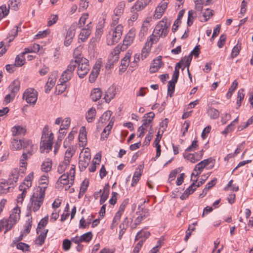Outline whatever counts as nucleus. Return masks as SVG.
Here are the masks:
<instances>
[{"label": "nucleus", "instance_id": "obj_1", "mask_svg": "<svg viewBox=\"0 0 253 253\" xmlns=\"http://www.w3.org/2000/svg\"><path fill=\"white\" fill-rule=\"evenodd\" d=\"M35 192L30 199V203L28 208L31 211H38L42 205L45 195V189L46 186L40 187Z\"/></svg>", "mask_w": 253, "mask_h": 253}, {"label": "nucleus", "instance_id": "obj_2", "mask_svg": "<svg viewBox=\"0 0 253 253\" xmlns=\"http://www.w3.org/2000/svg\"><path fill=\"white\" fill-rule=\"evenodd\" d=\"M53 140V133L52 132L49 133L48 126H45L42 130V134L40 143V151L41 153H43L45 150H46L47 153L51 150L52 148Z\"/></svg>", "mask_w": 253, "mask_h": 253}, {"label": "nucleus", "instance_id": "obj_3", "mask_svg": "<svg viewBox=\"0 0 253 253\" xmlns=\"http://www.w3.org/2000/svg\"><path fill=\"white\" fill-rule=\"evenodd\" d=\"M167 20V18H163L156 26L152 35L157 38L156 42L159 41L160 37H165L167 35L170 25Z\"/></svg>", "mask_w": 253, "mask_h": 253}, {"label": "nucleus", "instance_id": "obj_4", "mask_svg": "<svg viewBox=\"0 0 253 253\" xmlns=\"http://www.w3.org/2000/svg\"><path fill=\"white\" fill-rule=\"evenodd\" d=\"M71 62H75V68L78 66L77 74L81 79L84 78L89 71V61L85 58H77Z\"/></svg>", "mask_w": 253, "mask_h": 253}, {"label": "nucleus", "instance_id": "obj_5", "mask_svg": "<svg viewBox=\"0 0 253 253\" xmlns=\"http://www.w3.org/2000/svg\"><path fill=\"white\" fill-rule=\"evenodd\" d=\"M20 215L18 214L12 213L8 219H3L0 220V232L4 227L6 228L4 231L5 234L8 231L10 230L14 224L19 219Z\"/></svg>", "mask_w": 253, "mask_h": 253}, {"label": "nucleus", "instance_id": "obj_6", "mask_svg": "<svg viewBox=\"0 0 253 253\" xmlns=\"http://www.w3.org/2000/svg\"><path fill=\"white\" fill-rule=\"evenodd\" d=\"M23 98L25 99L28 103L34 105L38 99V92L34 88H29L24 92Z\"/></svg>", "mask_w": 253, "mask_h": 253}, {"label": "nucleus", "instance_id": "obj_7", "mask_svg": "<svg viewBox=\"0 0 253 253\" xmlns=\"http://www.w3.org/2000/svg\"><path fill=\"white\" fill-rule=\"evenodd\" d=\"M75 62H70V64L67 67V69L63 72L60 78V81L61 83H66L71 80L73 72L75 69Z\"/></svg>", "mask_w": 253, "mask_h": 253}, {"label": "nucleus", "instance_id": "obj_8", "mask_svg": "<svg viewBox=\"0 0 253 253\" xmlns=\"http://www.w3.org/2000/svg\"><path fill=\"white\" fill-rule=\"evenodd\" d=\"M76 28L77 24L73 23L71 25L67 31L64 42V44L66 46H68L72 43L73 39L75 36Z\"/></svg>", "mask_w": 253, "mask_h": 253}, {"label": "nucleus", "instance_id": "obj_9", "mask_svg": "<svg viewBox=\"0 0 253 253\" xmlns=\"http://www.w3.org/2000/svg\"><path fill=\"white\" fill-rule=\"evenodd\" d=\"M169 2V0H163L160 2L155 9V13L153 16L155 19H159L162 16L168 7Z\"/></svg>", "mask_w": 253, "mask_h": 253}, {"label": "nucleus", "instance_id": "obj_10", "mask_svg": "<svg viewBox=\"0 0 253 253\" xmlns=\"http://www.w3.org/2000/svg\"><path fill=\"white\" fill-rule=\"evenodd\" d=\"M123 26L121 25H118L113 31L111 41L108 42V45H112L117 43L121 38L122 35Z\"/></svg>", "mask_w": 253, "mask_h": 253}, {"label": "nucleus", "instance_id": "obj_11", "mask_svg": "<svg viewBox=\"0 0 253 253\" xmlns=\"http://www.w3.org/2000/svg\"><path fill=\"white\" fill-rule=\"evenodd\" d=\"M155 114L153 112H150L148 113L145 114L142 120L143 123L142 126H144L148 127L150 126V129L152 128V125H151L153 119L155 117Z\"/></svg>", "mask_w": 253, "mask_h": 253}, {"label": "nucleus", "instance_id": "obj_12", "mask_svg": "<svg viewBox=\"0 0 253 253\" xmlns=\"http://www.w3.org/2000/svg\"><path fill=\"white\" fill-rule=\"evenodd\" d=\"M191 180L193 181V182L188 188H187L185 190L184 193L180 197L182 200H184L188 198L189 195L193 193L197 188L196 184V183L197 181V178L196 179H191Z\"/></svg>", "mask_w": 253, "mask_h": 253}, {"label": "nucleus", "instance_id": "obj_13", "mask_svg": "<svg viewBox=\"0 0 253 253\" xmlns=\"http://www.w3.org/2000/svg\"><path fill=\"white\" fill-rule=\"evenodd\" d=\"M151 1V0H137L131 8V11H139L143 10Z\"/></svg>", "mask_w": 253, "mask_h": 253}, {"label": "nucleus", "instance_id": "obj_14", "mask_svg": "<svg viewBox=\"0 0 253 253\" xmlns=\"http://www.w3.org/2000/svg\"><path fill=\"white\" fill-rule=\"evenodd\" d=\"M135 36V29H131L125 37L123 41L124 45L126 46L130 45L133 42Z\"/></svg>", "mask_w": 253, "mask_h": 253}, {"label": "nucleus", "instance_id": "obj_15", "mask_svg": "<svg viewBox=\"0 0 253 253\" xmlns=\"http://www.w3.org/2000/svg\"><path fill=\"white\" fill-rule=\"evenodd\" d=\"M199 45L196 46L188 56H185L183 59L185 60V67H189L192 59V55L198 57L200 53Z\"/></svg>", "mask_w": 253, "mask_h": 253}, {"label": "nucleus", "instance_id": "obj_16", "mask_svg": "<svg viewBox=\"0 0 253 253\" xmlns=\"http://www.w3.org/2000/svg\"><path fill=\"white\" fill-rule=\"evenodd\" d=\"M185 159L189 160L192 163H195L201 159V155H199V153H188L184 152L183 154Z\"/></svg>", "mask_w": 253, "mask_h": 253}, {"label": "nucleus", "instance_id": "obj_17", "mask_svg": "<svg viewBox=\"0 0 253 253\" xmlns=\"http://www.w3.org/2000/svg\"><path fill=\"white\" fill-rule=\"evenodd\" d=\"M21 173V171L18 168H15L13 169L9 176L8 179L6 181L7 182H8L9 185H13L14 183H15L18 179L20 173Z\"/></svg>", "mask_w": 253, "mask_h": 253}, {"label": "nucleus", "instance_id": "obj_18", "mask_svg": "<svg viewBox=\"0 0 253 253\" xmlns=\"http://www.w3.org/2000/svg\"><path fill=\"white\" fill-rule=\"evenodd\" d=\"M91 22H90L89 24L86 25V28H83L79 36L80 40H82V42H84L89 36L91 33L90 26Z\"/></svg>", "mask_w": 253, "mask_h": 253}, {"label": "nucleus", "instance_id": "obj_19", "mask_svg": "<svg viewBox=\"0 0 253 253\" xmlns=\"http://www.w3.org/2000/svg\"><path fill=\"white\" fill-rule=\"evenodd\" d=\"M150 235V233L149 231L141 230L135 236V241H139V242L143 244Z\"/></svg>", "mask_w": 253, "mask_h": 253}, {"label": "nucleus", "instance_id": "obj_20", "mask_svg": "<svg viewBox=\"0 0 253 253\" xmlns=\"http://www.w3.org/2000/svg\"><path fill=\"white\" fill-rule=\"evenodd\" d=\"M162 64V57L160 56L157 58L153 60L152 65L150 68V72L152 73L156 72L161 68Z\"/></svg>", "mask_w": 253, "mask_h": 253}, {"label": "nucleus", "instance_id": "obj_21", "mask_svg": "<svg viewBox=\"0 0 253 253\" xmlns=\"http://www.w3.org/2000/svg\"><path fill=\"white\" fill-rule=\"evenodd\" d=\"M56 81V74H52L48 78L47 82L45 86V92L48 93L55 85Z\"/></svg>", "mask_w": 253, "mask_h": 253}, {"label": "nucleus", "instance_id": "obj_22", "mask_svg": "<svg viewBox=\"0 0 253 253\" xmlns=\"http://www.w3.org/2000/svg\"><path fill=\"white\" fill-rule=\"evenodd\" d=\"M80 146L84 147L87 143L86 132L84 126H82L80 129L79 135Z\"/></svg>", "mask_w": 253, "mask_h": 253}, {"label": "nucleus", "instance_id": "obj_23", "mask_svg": "<svg viewBox=\"0 0 253 253\" xmlns=\"http://www.w3.org/2000/svg\"><path fill=\"white\" fill-rule=\"evenodd\" d=\"M116 95V88L114 86H110L106 92L104 99L106 102L109 103L114 98Z\"/></svg>", "mask_w": 253, "mask_h": 253}, {"label": "nucleus", "instance_id": "obj_24", "mask_svg": "<svg viewBox=\"0 0 253 253\" xmlns=\"http://www.w3.org/2000/svg\"><path fill=\"white\" fill-rule=\"evenodd\" d=\"M100 67V65L99 64H96L94 66L89 76V81L90 83H93L95 81L99 74Z\"/></svg>", "mask_w": 253, "mask_h": 253}, {"label": "nucleus", "instance_id": "obj_25", "mask_svg": "<svg viewBox=\"0 0 253 253\" xmlns=\"http://www.w3.org/2000/svg\"><path fill=\"white\" fill-rule=\"evenodd\" d=\"M112 112L111 111H107L99 118L98 120V126H102L108 121L112 115Z\"/></svg>", "mask_w": 253, "mask_h": 253}, {"label": "nucleus", "instance_id": "obj_26", "mask_svg": "<svg viewBox=\"0 0 253 253\" xmlns=\"http://www.w3.org/2000/svg\"><path fill=\"white\" fill-rule=\"evenodd\" d=\"M9 184L5 180L2 179L0 181V192L5 194L12 190L13 186H9Z\"/></svg>", "mask_w": 253, "mask_h": 253}, {"label": "nucleus", "instance_id": "obj_27", "mask_svg": "<svg viewBox=\"0 0 253 253\" xmlns=\"http://www.w3.org/2000/svg\"><path fill=\"white\" fill-rule=\"evenodd\" d=\"M12 135L14 136H16L18 135H25L26 129L25 128L20 126H14L11 129Z\"/></svg>", "mask_w": 253, "mask_h": 253}, {"label": "nucleus", "instance_id": "obj_28", "mask_svg": "<svg viewBox=\"0 0 253 253\" xmlns=\"http://www.w3.org/2000/svg\"><path fill=\"white\" fill-rule=\"evenodd\" d=\"M102 94V92L100 88H93L91 92L90 98L93 101H97L101 98Z\"/></svg>", "mask_w": 253, "mask_h": 253}, {"label": "nucleus", "instance_id": "obj_29", "mask_svg": "<svg viewBox=\"0 0 253 253\" xmlns=\"http://www.w3.org/2000/svg\"><path fill=\"white\" fill-rule=\"evenodd\" d=\"M129 220L128 218L126 217L123 222L120 225L119 228H120V231L119 235V239L121 240L123 234L125 233L126 229L128 226Z\"/></svg>", "mask_w": 253, "mask_h": 253}, {"label": "nucleus", "instance_id": "obj_30", "mask_svg": "<svg viewBox=\"0 0 253 253\" xmlns=\"http://www.w3.org/2000/svg\"><path fill=\"white\" fill-rule=\"evenodd\" d=\"M28 159V155L26 153H23L21 158L20 159V170L21 171V173H24L26 169L27 163L26 161Z\"/></svg>", "mask_w": 253, "mask_h": 253}, {"label": "nucleus", "instance_id": "obj_31", "mask_svg": "<svg viewBox=\"0 0 253 253\" xmlns=\"http://www.w3.org/2000/svg\"><path fill=\"white\" fill-rule=\"evenodd\" d=\"M20 84V83L18 80H15L13 81L8 87L10 93L15 95L19 90Z\"/></svg>", "mask_w": 253, "mask_h": 253}, {"label": "nucleus", "instance_id": "obj_32", "mask_svg": "<svg viewBox=\"0 0 253 253\" xmlns=\"http://www.w3.org/2000/svg\"><path fill=\"white\" fill-rule=\"evenodd\" d=\"M90 160L87 158H84L82 156L79 157V166L81 171H84L88 166Z\"/></svg>", "mask_w": 253, "mask_h": 253}, {"label": "nucleus", "instance_id": "obj_33", "mask_svg": "<svg viewBox=\"0 0 253 253\" xmlns=\"http://www.w3.org/2000/svg\"><path fill=\"white\" fill-rule=\"evenodd\" d=\"M141 166H139L137 168V170L134 173L131 183L132 186H134L136 184L142 175V169H141Z\"/></svg>", "mask_w": 253, "mask_h": 253}, {"label": "nucleus", "instance_id": "obj_34", "mask_svg": "<svg viewBox=\"0 0 253 253\" xmlns=\"http://www.w3.org/2000/svg\"><path fill=\"white\" fill-rule=\"evenodd\" d=\"M138 210V211H136V213L139 217H141V219L142 220L147 217L149 215V210L148 209H145L139 206Z\"/></svg>", "mask_w": 253, "mask_h": 253}, {"label": "nucleus", "instance_id": "obj_35", "mask_svg": "<svg viewBox=\"0 0 253 253\" xmlns=\"http://www.w3.org/2000/svg\"><path fill=\"white\" fill-rule=\"evenodd\" d=\"M183 63H185V60L183 59H181V61L179 63H177L175 66L174 71L172 78V80H174L175 82H177L179 74V70L180 68H181V64Z\"/></svg>", "mask_w": 253, "mask_h": 253}, {"label": "nucleus", "instance_id": "obj_36", "mask_svg": "<svg viewBox=\"0 0 253 253\" xmlns=\"http://www.w3.org/2000/svg\"><path fill=\"white\" fill-rule=\"evenodd\" d=\"M75 151L73 147H69L66 151L64 162L67 164H69L70 161L75 153Z\"/></svg>", "mask_w": 253, "mask_h": 253}, {"label": "nucleus", "instance_id": "obj_37", "mask_svg": "<svg viewBox=\"0 0 253 253\" xmlns=\"http://www.w3.org/2000/svg\"><path fill=\"white\" fill-rule=\"evenodd\" d=\"M96 109L92 107L91 108L86 114L85 118L88 123H91L93 121L96 116Z\"/></svg>", "mask_w": 253, "mask_h": 253}, {"label": "nucleus", "instance_id": "obj_38", "mask_svg": "<svg viewBox=\"0 0 253 253\" xmlns=\"http://www.w3.org/2000/svg\"><path fill=\"white\" fill-rule=\"evenodd\" d=\"M48 231V230L46 229L40 234L36 240V243L37 245L41 246L44 243Z\"/></svg>", "mask_w": 253, "mask_h": 253}, {"label": "nucleus", "instance_id": "obj_39", "mask_svg": "<svg viewBox=\"0 0 253 253\" xmlns=\"http://www.w3.org/2000/svg\"><path fill=\"white\" fill-rule=\"evenodd\" d=\"M10 148L13 150H18L21 149V139L14 138L11 141Z\"/></svg>", "mask_w": 253, "mask_h": 253}, {"label": "nucleus", "instance_id": "obj_40", "mask_svg": "<svg viewBox=\"0 0 253 253\" xmlns=\"http://www.w3.org/2000/svg\"><path fill=\"white\" fill-rule=\"evenodd\" d=\"M204 168L200 162L197 164L194 169V171L196 172V174L194 172L192 173L191 175V179L193 178V176L197 177L202 172Z\"/></svg>", "mask_w": 253, "mask_h": 253}, {"label": "nucleus", "instance_id": "obj_41", "mask_svg": "<svg viewBox=\"0 0 253 253\" xmlns=\"http://www.w3.org/2000/svg\"><path fill=\"white\" fill-rule=\"evenodd\" d=\"M51 167L52 162L51 160L48 159L46 162L42 163L41 166V169L45 172H47L51 170Z\"/></svg>", "mask_w": 253, "mask_h": 253}, {"label": "nucleus", "instance_id": "obj_42", "mask_svg": "<svg viewBox=\"0 0 253 253\" xmlns=\"http://www.w3.org/2000/svg\"><path fill=\"white\" fill-rule=\"evenodd\" d=\"M238 123V118H236L233 122L228 125L225 129L222 131L223 134H226L231 131L234 126Z\"/></svg>", "mask_w": 253, "mask_h": 253}, {"label": "nucleus", "instance_id": "obj_43", "mask_svg": "<svg viewBox=\"0 0 253 253\" xmlns=\"http://www.w3.org/2000/svg\"><path fill=\"white\" fill-rule=\"evenodd\" d=\"M57 182L65 185H71L70 180L69 179V174H63L58 179Z\"/></svg>", "mask_w": 253, "mask_h": 253}, {"label": "nucleus", "instance_id": "obj_44", "mask_svg": "<svg viewBox=\"0 0 253 253\" xmlns=\"http://www.w3.org/2000/svg\"><path fill=\"white\" fill-rule=\"evenodd\" d=\"M176 82H175L174 80L169 81L168 83V95L171 97L173 95V92L175 89V84Z\"/></svg>", "mask_w": 253, "mask_h": 253}, {"label": "nucleus", "instance_id": "obj_45", "mask_svg": "<svg viewBox=\"0 0 253 253\" xmlns=\"http://www.w3.org/2000/svg\"><path fill=\"white\" fill-rule=\"evenodd\" d=\"M25 58L24 55L21 53L18 55L15 58V65L17 67H21L24 64Z\"/></svg>", "mask_w": 253, "mask_h": 253}, {"label": "nucleus", "instance_id": "obj_46", "mask_svg": "<svg viewBox=\"0 0 253 253\" xmlns=\"http://www.w3.org/2000/svg\"><path fill=\"white\" fill-rule=\"evenodd\" d=\"M32 225V217L29 218L26 221V223L24 225V230L23 233L25 234V236L27 235L30 232L31 228Z\"/></svg>", "mask_w": 253, "mask_h": 253}, {"label": "nucleus", "instance_id": "obj_47", "mask_svg": "<svg viewBox=\"0 0 253 253\" xmlns=\"http://www.w3.org/2000/svg\"><path fill=\"white\" fill-rule=\"evenodd\" d=\"M208 113L211 118L212 119H216L219 116V112L218 110L213 108H210L208 111Z\"/></svg>", "mask_w": 253, "mask_h": 253}, {"label": "nucleus", "instance_id": "obj_48", "mask_svg": "<svg viewBox=\"0 0 253 253\" xmlns=\"http://www.w3.org/2000/svg\"><path fill=\"white\" fill-rule=\"evenodd\" d=\"M241 44L238 42L237 44L233 47L232 50L231 56L232 58L236 57L239 54L241 49Z\"/></svg>", "mask_w": 253, "mask_h": 253}, {"label": "nucleus", "instance_id": "obj_49", "mask_svg": "<svg viewBox=\"0 0 253 253\" xmlns=\"http://www.w3.org/2000/svg\"><path fill=\"white\" fill-rule=\"evenodd\" d=\"M213 11L212 10H211L209 8L206 9V11L203 14V17L204 18V20H200L201 21H207L213 15Z\"/></svg>", "mask_w": 253, "mask_h": 253}, {"label": "nucleus", "instance_id": "obj_50", "mask_svg": "<svg viewBox=\"0 0 253 253\" xmlns=\"http://www.w3.org/2000/svg\"><path fill=\"white\" fill-rule=\"evenodd\" d=\"M48 220V216L47 215L45 216L44 218L41 219V220L40 221V222L38 224L37 228V232L38 233L40 230L41 229L42 227H45L47 223Z\"/></svg>", "mask_w": 253, "mask_h": 253}, {"label": "nucleus", "instance_id": "obj_51", "mask_svg": "<svg viewBox=\"0 0 253 253\" xmlns=\"http://www.w3.org/2000/svg\"><path fill=\"white\" fill-rule=\"evenodd\" d=\"M238 83L236 80H235L233 83L231 87L229 88V90L227 93L226 96L228 98H229L231 97L233 92L234 91L235 89L237 88L238 86Z\"/></svg>", "mask_w": 253, "mask_h": 253}, {"label": "nucleus", "instance_id": "obj_52", "mask_svg": "<svg viewBox=\"0 0 253 253\" xmlns=\"http://www.w3.org/2000/svg\"><path fill=\"white\" fill-rule=\"evenodd\" d=\"M148 31V25H145V23H143L141 27L139 37L140 39H143L145 35L147 34Z\"/></svg>", "mask_w": 253, "mask_h": 253}, {"label": "nucleus", "instance_id": "obj_53", "mask_svg": "<svg viewBox=\"0 0 253 253\" xmlns=\"http://www.w3.org/2000/svg\"><path fill=\"white\" fill-rule=\"evenodd\" d=\"M198 147V141L196 139H194L192 141L191 145L185 149V152L194 151L197 150Z\"/></svg>", "mask_w": 253, "mask_h": 253}, {"label": "nucleus", "instance_id": "obj_54", "mask_svg": "<svg viewBox=\"0 0 253 253\" xmlns=\"http://www.w3.org/2000/svg\"><path fill=\"white\" fill-rule=\"evenodd\" d=\"M66 83H61L60 84H58L56 86V90L57 92V94L59 95L63 93L66 88V85L65 84Z\"/></svg>", "mask_w": 253, "mask_h": 253}, {"label": "nucleus", "instance_id": "obj_55", "mask_svg": "<svg viewBox=\"0 0 253 253\" xmlns=\"http://www.w3.org/2000/svg\"><path fill=\"white\" fill-rule=\"evenodd\" d=\"M88 13L83 14L82 15V16H81V17L80 18V19L79 21V23H75L76 24H77V27L78 26V25L79 27H81L83 26H84L85 24L86 20L88 18Z\"/></svg>", "mask_w": 253, "mask_h": 253}, {"label": "nucleus", "instance_id": "obj_56", "mask_svg": "<svg viewBox=\"0 0 253 253\" xmlns=\"http://www.w3.org/2000/svg\"><path fill=\"white\" fill-rule=\"evenodd\" d=\"M83 242H89L92 238L91 232H88L81 236Z\"/></svg>", "mask_w": 253, "mask_h": 253}, {"label": "nucleus", "instance_id": "obj_57", "mask_svg": "<svg viewBox=\"0 0 253 253\" xmlns=\"http://www.w3.org/2000/svg\"><path fill=\"white\" fill-rule=\"evenodd\" d=\"M9 12V9H7L6 5H2L0 7V20L6 16Z\"/></svg>", "mask_w": 253, "mask_h": 253}, {"label": "nucleus", "instance_id": "obj_58", "mask_svg": "<svg viewBox=\"0 0 253 253\" xmlns=\"http://www.w3.org/2000/svg\"><path fill=\"white\" fill-rule=\"evenodd\" d=\"M201 164H202L203 166L205 168L206 166H208L210 164H212V165L211 166V169L213 167L214 160L212 158L210 157L208 159L204 160L200 162Z\"/></svg>", "mask_w": 253, "mask_h": 253}, {"label": "nucleus", "instance_id": "obj_59", "mask_svg": "<svg viewBox=\"0 0 253 253\" xmlns=\"http://www.w3.org/2000/svg\"><path fill=\"white\" fill-rule=\"evenodd\" d=\"M151 48L145 45L142 48L141 52V58L142 60L145 59L149 55Z\"/></svg>", "mask_w": 253, "mask_h": 253}, {"label": "nucleus", "instance_id": "obj_60", "mask_svg": "<svg viewBox=\"0 0 253 253\" xmlns=\"http://www.w3.org/2000/svg\"><path fill=\"white\" fill-rule=\"evenodd\" d=\"M69 164H66L65 162H62L60 163L57 168V171L60 173H63L66 169L68 166Z\"/></svg>", "mask_w": 253, "mask_h": 253}, {"label": "nucleus", "instance_id": "obj_61", "mask_svg": "<svg viewBox=\"0 0 253 253\" xmlns=\"http://www.w3.org/2000/svg\"><path fill=\"white\" fill-rule=\"evenodd\" d=\"M71 241L67 239H64L63 242V249L64 251H69L71 248Z\"/></svg>", "mask_w": 253, "mask_h": 253}, {"label": "nucleus", "instance_id": "obj_62", "mask_svg": "<svg viewBox=\"0 0 253 253\" xmlns=\"http://www.w3.org/2000/svg\"><path fill=\"white\" fill-rule=\"evenodd\" d=\"M119 57L118 56H111L109 57L108 64L109 65V68H111L115 64H116L119 60Z\"/></svg>", "mask_w": 253, "mask_h": 253}, {"label": "nucleus", "instance_id": "obj_63", "mask_svg": "<svg viewBox=\"0 0 253 253\" xmlns=\"http://www.w3.org/2000/svg\"><path fill=\"white\" fill-rule=\"evenodd\" d=\"M157 38L155 37L154 36H153L152 35L149 37V39H148L147 42L145 43L146 46H147L148 47H151L153 43L154 42H156Z\"/></svg>", "mask_w": 253, "mask_h": 253}, {"label": "nucleus", "instance_id": "obj_64", "mask_svg": "<svg viewBox=\"0 0 253 253\" xmlns=\"http://www.w3.org/2000/svg\"><path fill=\"white\" fill-rule=\"evenodd\" d=\"M122 50V46L118 45L111 52V56H118L119 57V54Z\"/></svg>", "mask_w": 253, "mask_h": 253}]
</instances>
